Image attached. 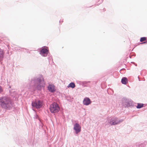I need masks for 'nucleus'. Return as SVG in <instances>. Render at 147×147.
Wrapping results in <instances>:
<instances>
[{
	"mask_svg": "<svg viewBox=\"0 0 147 147\" xmlns=\"http://www.w3.org/2000/svg\"><path fill=\"white\" fill-rule=\"evenodd\" d=\"M48 89L51 92H53L55 91V86L53 85H49L48 87Z\"/></svg>",
	"mask_w": 147,
	"mask_h": 147,
	"instance_id": "obj_9",
	"label": "nucleus"
},
{
	"mask_svg": "<svg viewBox=\"0 0 147 147\" xmlns=\"http://www.w3.org/2000/svg\"><path fill=\"white\" fill-rule=\"evenodd\" d=\"M144 104L142 103H138L137 106H136V108L138 109L141 108L144 106Z\"/></svg>",
	"mask_w": 147,
	"mask_h": 147,
	"instance_id": "obj_12",
	"label": "nucleus"
},
{
	"mask_svg": "<svg viewBox=\"0 0 147 147\" xmlns=\"http://www.w3.org/2000/svg\"><path fill=\"white\" fill-rule=\"evenodd\" d=\"M122 83L124 84H126L128 82L127 79L125 77L123 78L121 80Z\"/></svg>",
	"mask_w": 147,
	"mask_h": 147,
	"instance_id": "obj_10",
	"label": "nucleus"
},
{
	"mask_svg": "<svg viewBox=\"0 0 147 147\" xmlns=\"http://www.w3.org/2000/svg\"><path fill=\"white\" fill-rule=\"evenodd\" d=\"M83 103L84 105H87L91 103V101L89 98H86L84 99Z\"/></svg>",
	"mask_w": 147,
	"mask_h": 147,
	"instance_id": "obj_8",
	"label": "nucleus"
},
{
	"mask_svg": "<svg viewBox=\"0 0 147 147\" xmlns=\"http://www.w3.org/2000/svg\"><path fill=\"white\" fill-rule=\"evenodd\" d=\"M146 43V42H143V43Z\"/></svg>",
	"mask_w": 147,
	"mask_h": 147,
	"instance_id": "obj_15",
	"label": "nucleus"
},
{
	"mask_svg": "<svg viewBox=\"0 0 147 147\" xmlns=\"http://www.w3.org/2000/svg\"><path fill=\"white\" fill-rule=\"evenodd\" d=\"M146 40V38L145 37H142L140 39V41L141 42H143L144 41Z\"/></svg>",
	"mask_w": 147,
	"mask_h": 147,
	"instance_id": "obj_13",
	"label": "nucleus"
},
{
	"mask_svg": "<svg viewBox=\"0 0 147 147\" xmlns=\"http://www.w3.org/2000/svg\"><path fill=\"white\" fill-rule=\"evenodd\" d=\"M3 91V90L2 87L0 86V93H1Z\"/></svg>",
	"mask_w": 147,
	"mask_h": 147,
	"instance_id": "obj_14",
	"label": "nucleus"
},
{
	"mask_svg": "<svg viewBox=\"0 0 147 147\" xmlns=\"http://www.w3.org/2000/svg\"><path fill=\"white\" fill-rule=\"evenodd\" d=\"M120 122V121L117 118H113L111 119L109 123L111 125H113L117 124Z\"/></svg>",
	"mask_w": 147,
	"mask_h": 147,
	"instance_id": "obj_5",
	"label": "nucleus"
},
{
	"mask_svg": "<svg viewBox=\"0 0 147 147\" xmlns=\"http://www.w3.org/2000/svg\"><path fill=\"white\" fill-rule=\"evenodd\" d=\"M68 88H74L75 87V85L74 83L71 82L67 86Z\"/></svg>",
	"mask_w": 147,
	"mask_h": 147,
	"instance_id": "obj_11",
	"label": "nucleus"
},
{
	"mask_svg": "<svg viewBox=\"0 0 147 147\" xmlns=\"http://www.w3.org/2000/svg\"><path fill=\"white\" fill-rule=\"evenodd\" d=\"M32 105L33 107L36 108H39L42 105V102L38 100H36L32 103Z\"/></svg>",
	"mask_w": 147,
	"mask_h": 147,
	"instance_id": "obj_4",
	"label": "nucleus"
},
{
	"mask_svg": "<svg viewBox=\"0 0 147 147\" xmlns=\"http://www.w3.org/2000/svg\"><path fill=\"white\" fill-rule=\"evenodd\" d=\"M48 50L45 48L42 49L41 51L40 54L43 56L45 57L47 56Z\"/></svg>",
	"mask_w": 147,
	"mask_h": 147,
	"instance_id": "obj_7",
	"label": "nucleus"
},
{
	"mask_svg": "<svg viewBox=\"0 0 147 147\" xmlns=\"http://www.w3.org/2000/svg\"><path fill=\"white\" fill-rule=\"evenodd\" d=\"M0 105L5 109H9L12 107L10 100L6 97H0Z\"/></svg>",
	"mask_w": 147,
	"mask_h": 147,
	"instance_id": "obj_1",
	"label": "nucleus"
},
{
	"mask_svg": "<svg viewBox=\"0 0 147 147\" xmlns=\"http://www.w3.org/2000/svg\"><path fill=\"white\" fill-rule=\"evenodd\" d=\"M35 81L37 83V88L38 89H40L41 87L43 86L45 84L44 81L42 78H38L35 80Z\"/></svg>",
	"mask_w": 147,
	"mask_h": 147,
	"instance_id": "obj_3",
	"label": "nucleus"
},
{
	"mask_svg": "<svg viewBox=\"0 0 147 147\" xmlns=\"http://www.w3.org/2000/svg\"><path fill=\"white\" fill-rule=\"evenodd\" d=\"M50 109L52 113H55L59 111L60 108L57 103H54L50 105Z\"/></svg>",
	"mask_w": 147,
	"mask_h": 147,
	"instance_id": "obj_2",
	"label": "nucleus"
},
{
	"mask_svg": "<svg viewBox=\"0 0 147 147\" xmlns=\"http://www.w3.org/2000/svg\"><path fill=\"white\" fill-rule=\"evenodd\" d=\"M74 129L76 134L80 132L81 130V126L77 123H76L74 125Z\"/></svg>",
	"mask_w": 147,
	"mask_h": 147,
	"instance_id": "obj_6",
	"label": "nucleus"
}]
</instances>
